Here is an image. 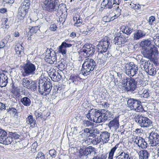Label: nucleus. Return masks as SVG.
Returning a JSON list of instances; mask_svg holds the SVG:
<instances>
[{"label": "nucleus", "mask_w": 159, "mask_h": 159, "mask_svg": "<svg viewBox=\"0 0 159 159\" xmlns=\"http://www.w3.org/2000/svg\"><path fill=\"white\" fill-rule=\"evenodd\" d=\"M152 41L150 39L143 40L140 43V46L145 48L142 51V53L144 57L151 59L152 55L157 54L158 51L157 48L154 45L151 44Z\"/></svg>", "instance_id": "obj_1"}, {"label": "nucleus", "mask_w": 159, "mask_h": 159, "mask_svg": "<svg viewBox=\"0 0 159 159\" xmlns=\"http://www.w3.org/2000/svg\"><path fill=\"white\" fill-rule=\"evenodd\" d=\"M52 84L48 81L46 77L41 75L39 80L38 91L41 95L46 96L50 93L52 87Z\"/></svg>", "instance_id": "obj_2"}, {"label": "nucleus", "mask_w": 159, "mask_h": 159, "mask_svg": "<svg viewBox=\"0 0 159 159\" xmlns=\"http://www.w3.org/2000/svg\"><path fill=\"white\" fill-rule=\"evenodd\" d=\"M96 66V63L93 59H86L82 65V73L84 76H87L95 70Z\"/></svg>", "instance_id": "obj_3"}, {"label": "nucleus", "mask_w": 159, "mask_h": 159, "mask_svg": "<svg viewBox=\"0 0 159 159\" xmlns=\"http://www.w3.org/2000/svg\"><path fill=\"white\" fill-rule=\"evenodd\" d=\"M126 84L125 86V89L126 91H130L133 92L136 89L137 85H141L143 80L140 78H127L126 79Z\"/></svg>", "instance_id": "obj_4"}, {"label": "nucleus", "mask_w": 159, "mask_h": 159, "mask_svg": "<svg viewBox=\"0 0 159 159\" xmlns=\"http://www.w3.org/2000/svg\"><path fill=\"white\" fill-rule=\"evenodd\" d=\"M41 5L43 9L48 12L56 10L59 6L58 0H43Z\"/></svg>", "instance_id": "obj_5"}, {"label": "nucleus", "mask_w": 159, "mask_h": 159, "mask_svg": "<svg viewBox=\"0 0 159 159\" xmlns=\"http://www.w3.org/2000/svg\"><path fill=\"white\" fill-rule=\"evenodd\" d=\"M124 72L127 75L133 77L138 72V67L133 62L125 65L123 67Z\"/></svg>", "instance_id": "obj_6"}, {"label": "nucleus", "mask_w": 159, "mask_h": 159, "mask_svg": "<svg viewBox=\"0 0 159 159\" xmlns=\"http://www.w3.org/2000/svg\"><path fill=\"white\" fill-rule=\"evenodd\" d=\"M36 68V66L35 63H32L28 61L24 66V71L23 73V75L25 76L34 75Z\"/></svg>", "instance_id": "obj_7"}, {"label": "nucleus", "mask_w": 159, "mask_h": 159, "mask_svg": "<svg viewBox=\"0 0 159 159\" xmlns=\"http://www.w3.org/2000/svg\"><path fill=\"white\" fill-rule=\"evenodd\" d=\"M135 120L141 127L148 128L152 126V121L141 114H139Z\"/></svg>", "instance_id": "obj_8"}, {"label": "nucleus", "mask_w": 159, "mask_h": 159, "mask_svg": "<svg viewBox=\"0 0 159 159\" xmlns=\"http://www.w3.org/2000/svg\"><path fill=\"white\" fill-rule=\"evenodd\" d=\"M127 104L131 110H134L137 112H143L144 111L141 102L135 99H130L127 101Z\"/></svg>", "instance_id": "obj_9"}, {"label": "nucleus", "mask_w": 159, "mask_h": 159, "mask_svg": "<svg viewBox=\"0 0 159 159\" xmlns=\"http://www.w3.org/2000/svg\"><path fill=\"white\" fill-rule=\"evenodd\" d=\"M45 61L50 64H57V55L55 52L52 48L47 49L44 57Z\"/></svg>", "instance_id": "obj_10"}, {"label": "nucleus", "mask_w": 159, "mask_h": 159, "mask_svg": "<svg viewBox=\"0 0 159 159\" xmlns=\"http://www.w3.org/2000/svg\"><path fill=\"white\" fill-rule=\"evenodd\" d=\"M110 41L107 36L102 39L97 46V51L101 53L106 52L110 43Z\"/></svg>", "instance_id": "obj_11"}, {"label": "nucleus", "mask_w": 159, "mask_h": 159, "mask_svg": "<svg viewBox=\"0 0 159 159\" xmlns=\"http://www.w3.org/2000/svg\"><path fill=\"white\" fill-rule=\"evenodd\" d=\"M95 52V50L92 45L88 44H85L79 51V53L85 57L92 55Z\"/></svg>", "instance_id": "obj_12"}, {"label": "nucleus", "mask_w": 159, "mask_h": 159, "mask_svg": "<svg viewBox=\"0 0 159 159\" xmlns=\"http://www.w3.org/2000/svg\"><path fill=\"white\" fill-rule=\"evenodd\" d=\"M148 138V142L151 146L156 147L159 146V135L157 133L152 132Z\"/></svg>", "instance_id": "obj_13"}, {"label": "nucleus", "mask_w": 159, "mask_h": 159, "mask_svg": "<svg viewBox=\"0 0 159 159\" xmlns=\"http://www.w3.org/2000/svg\"><path fill=\"white\" fill-rule=\"evenodd\" d=\"M133 141L138 147L142 149H146L148 146V144L144 139L138 136H134L133 138Z\"/></svg>", "instance_id": "obj_14"}, {"label": "nucleus", "mask_w": 159, "mask_h": 159, "mask_svg": "<svg viewBox=\"0 0 159 159\" xmlns=\"http://www.w3.org/2000/svg\"><path fill=\"white\" fill-rule=\"evenodd\" d=\"M121 0H103L101 4L102 8L111 9L115 4L118 5Z\"/></svg>", "instance_id": "obj_15"}, {"label": "nucleus", "mask_w": 159, "mask_h": 159, "mask_svg": "<svg viewBox=\"0 0 159 159\" xmlns=\"http://www.w3.org/2000/svg\"><path fill=\"white\" fill-rule=\"evenodd\" d=\"M115 44L118 45L119 47L121 46L122 44H124L127 40L126 38L123 37L120 33L115 34Z\"/></svg>", "instance_id": "obj_16"}, {"label": "nucleus", "mask_w": 159, "mask_h": 159, "mask_svg": "<svg viewBox=\"0 0 159 159\" xmlns=\"http://www.w3.org/2000/svg\"><path fill=\"white\" fill-rule=\"evenodd\" d=\"M108 128L111 130L116 131L119 127L120 124L119 117L116 116L107 124Z\"/></svg>", "instance_id": "obj_17"}, {"label": "nucleus", "mask_w": 159, "mask_h": 159, "mask_svg": "<svg viewBox=\"0 0 159 159\" xmlns=\"http://www.w3.org/2000/svg\"><path fill=\"white\" fill-rule=\"evenodd\" d=\"M72 45L71 44H68L66 42H63L61 45L57 49V53H61L63 56L65 55L67 52V48L71 47Z\"/></svg>", "instance_id": "obj_18"}, {"label": "nucleus", "mask_w": 159, "mask_h": 159, "mask_svg": "<svg viewBox=\"0 0 159 159\" xmlns=\"http://www.w3.org/2000/svg\"><path fill=\"white\" fill-rule=\"evenodd\" d=\"M100 110L92 109L89 111L86 116L87 118L89 120H94V118L98 116Z\"/></svg>", "instance_id": "obj_19"}, {"label": "nucleus", "mask_w": 159, "mask_h": 159, "mask_svg": "<svg viewBox=\"0 0 159 159\" xmlns=\"http://www.w3.org/2000/svg\"><path fill=\"white\" fill-rule=\"evenodd\" d=\"M49 74L52 80L54 82H58L61 79V76L54 69L49 72Z\"/></svg>", "instance_id": "obj_20"}, {"label": "nucleus", "mask_w": 159, "mask_h": 159, "mask_svg": "<svg viewBox=\"0 0 159 159\" xmlns=\"http://www.w3.org/2000/svg\"><path fill=\"white\" fill-rule=\"evenodd\" d=\"M146 33L141 30H138L135 31L133 34V38L134 40H138L143 38L145 35Z\"/></svg>", "instance_id": "obj_21"}, {"label": "nucleus", "mask_w": 159, "mask_h": 159, "mask_svg": "<svg viewBox=\"0 0 159 159\" xmlns=\"http://www.w3.org/2000/svg\"><path fill=\"white\" fill-rule=\"evenodd\" d=\"M110 133L106 131H104L101 133L100 134V138L101 140L102 143L104 144L107 143L109 140Z\"/></svg>", "instance_id": "obj_22"}, {"label": "nucleus", "mask_w": 159, "mask_h": 159, "mask_svg": "<svg viewBox=\"0 0 159 159\" xmlns=\"http://www.w3.org/2000/svg\"><path fill=\"white\" fill-rule=\"evenodd\" d=\"M100 110L101 112V114H102V116L105 120V121L107 120H110L113 118L114 116L110 111L108 110L106 111L104 109Z\"/></svg>", "instance_id": "obj_23"}, {"label": "nucleus", "mask_w": 159, "mask_h": 159, "mask_svg": "<svg viewBox=\"0 0 159 159\" xmlns=\"http://www.w3.org/2000/svg\"><path fill=\"white\" fill-rule=\"evenodd\" d=\"M26 123L30 125V127L32 128H34L37 125L35 119L31 115H29L26 118Z\"/></svg>", "instance_id": "obj_24"}, {"label": "nucleus", "mask_w": 159, "mask_h": 159, "mask_svg": "<svg viewBox=\"0 0 159 159\" xmlns=\"http://www.w3.org/2000/svg\"><path fill=\"white\" fill-rule=\"evenodd\" d=\"M8 78L7 76L4 73L0 74V87H5L8 83Z\"/></svg>", "instance_id": "obj_25"}, {"label": "nucleus", "mask_w": 159, "mask_h": 159, "mask_svg": "<svg viewBox=\"0 0 159 159\" xmlns=\"http://www.w3.org/2000/svg\"><path fill=\"white\" fill-rule=\"evenodd\" d=\"M116 159H131V156L127 152L121 151L119 153Z\"/></svg>", "instance_id": "obj_26"}, {"label": "nucleus", "mask_w": 159, "mask_h": 159, "mask_svg": "<svg viewBox=\"0 0 159 159\" xmlns=\"http://www.w3.org/2000/svg\"><path fill=\"white\" fill-rule=\"evenodd\" d=\"M138 155L139 159H148L149 157V152L145 150H140Z\"/></svg>", "instance_id": "obj_27"}, {"label": "nucleus", "mask_w": 159, "mask_h": 159, "mask_svg": "<svg viewBox=\"0 0 159 159\" xmlns=\"http://www.w3.org/2000/svg\"><path fill=\"white\" fill-rule=\"evenodd\" d=\"M87 148H84L83 147L79 150V156L82 159H87L88 154Z\"/></svg>", "instance_id": "obj_28"}, {"label": "nucleus", "mask_w": 159, "mask_h": 159, "mask_svg": "<svg viewBox=\"0 0 159 159\" xmlns=\"http://www.w3.org/2000/svg\"><path fill=\"white\" fill-rule=\"evenodd\" d=\"M30 2L29 0H25L19 8L27 12L30 8Z\"/></svg>", "instance_id": "obj_29"}, {"label": "nucleus", "mask_w": 159, "mask_h": 159, "mask_svg": "<svg viewBox=\"0 0 159 159\" xmlns=\"http://www.w3.org/2000/svg\"><path fill=\"white\" fill-rule=\"evenodd\" d=\"M16 53L19 57H21L24 54L23 48L21 44H18L15 48Z\"/></svg>", "instance_id": "obj_30"}, {"label": "nucleus", "mask_w": 159, "mask_h": 159, "mask_svg": "<svg viewBox=\"0 0 159 159\" xmlns=\"http://www.w3.org/2000/svg\"><path fill=\"white\" fill-rule=\"evenodd\" d=\"M90 128H86L84 130V134L86 135V136H93L96 135V133L97 132V129H90Z\"/></svg>", "instance_id": "obj_31"}, {"label": "nucleus", "mask_w": 159, "mask_h": 159, "mask_svg": "<svg viewBox=\"0 0 159 159\" xmlns=\"http://www.w3.org/2000/svg\"><path fill=\"white\" fill-rule=\"evenodd\" d=\"M120 30L123 33L127 35L130 34L132 32L133 29L128 26H121Z\"/></svg>", "instance_id": "obj_32"}, {"label": "nucleus", "mask_w": 159, "mask_h": 159, "mask_svg": "<svg viewBox=\"0 0 159 159\" xmlns=\"http://www.w3.org/2000/svg\"><path fill=\"white\" fill-rule=\"evenodd\" d=\"M22 103L25 106H29L31 103V101L30 98L27 97H24L21 100Z\"/></svg>", "instance_id": "obj_33"}, {"label": "nucleus", "mask_w": 159, "mask_h": 159, "mask_svg": "<svg viewBox=\"0 0 159 159\" xmlns=\"http://www.w3.org/2000/svg\"><path fill=\"white\" fill-rule=\"evenodd\" d=\"M99 113L98 116L94 118L93 121L96 123H100L102 122H105V120L102 116V115L101 112V111H99Z\"/></svg>", "instance_id": "obj_34"}, {"label": "nucleus", "mask_w": 159, "mask_h": 159, "mask_svg": "<svg viewBox=\"0 0 159 159\" xmlns=\"http://www.w3.org/2000/svg\"><path fill=\"white\" fill-rule=\"evenodd\" d=\"M1 141L0 142L1 143L4 144L8 145L10 144L12 141V139L11 136L8 134V136L6 138L5 137L4 139H1Z\"/></svg>", "instance_id": "obj_35"}, {"label": "nucleus", "mask_w": 159, "mask_h": 159, "mask_svg": "<svg viewBox=\"0 0 159 159\" xmlns=\"http://www.w3.org/2000/svg\"><path fill=\"white\" fill-rule=\"evenodd\" d=\"M146 71L148 72L149 75L152 76L155 75L156 73V69L152 64L150 66Z\"/></svg>", "instance_id": "obj_36"}, {"label": "nucleus", "mask_w": 159, "mask_h": 159, "mask_svg": "<svg viewBox=\"0 0 159 159\" xmlns=\"http://www.w3.org/2000/svg\"><path fill=\"white\" fill-rule=\"evenodd\" d=\"M73 20L74 21H76V22L74 23L75 26L78 27L80 26L82 24V18H81L80 16H74L73 18Z\"/></svg>", "instance_id": "obj_37"}, {"label": "nucleus", "mask_w": 159, "mask_h": 159, "mask_svg": "<svg viewBox=\"0 0 159 159\" xmlns=\"http://www.w3.org/2000/svg\"><path fill=\"white\" fill-rule=\"evenodd\" d=\"M27 12L19 8V13L17 16V18L20 20L24 19Z\"/></svg>", "instance_id": "obj_38"}, {"label": "nucleus", "mask_w": 159, "mask_h": 159, "mask_svg": "<svg viewBox=\"0 0 159 159\" xmlns=\"http://www.w3.org/2000/svg\"><path fill=\"white\" fill-rule=\"evenodd\" d=\"M82 124L86 127H89V128H93L94 126V124L88 120H83Z\"/></svg>", "instance_id": "obj_39"}, {"label": "nucleus", "mask_w": 159, "mask_h": 159, "mask_svg": "<svg viewBox=\"0 0 159 159\" xmlns=\"http://www.w3.org/2000/svg\"><path fill=\"white\" fill-rule=\"evenodd\" d=\"M88 151V154L89 155H92L93 156H94L96 153V149L93 147L89 146L87 147Z\"/></svg>", "instance_id": "obj_40"}, {"label": "nucleus", "mask_w": 159, "mask_h": 159, "mask_svg": "<svg viewBox=\"0 0 159 159\" xmlns=\"http://www.w3.org/2000/svg\"><path fill=\"white\" fill-rule=\"evenodd\" d=\"M129 6L131 8L134 9H139L141 8L140 5L139 4L137 3L134 0L130 2Z\"/></svg>", "instance_id": "obj_41"}, {"label": "nucleus", "mask_w": 159, "mask_h": 159, "mask_svg": "<svg viewBox=\"0 0 159 159\" xmlns=\"http://www.w3.org/2000/svg\"><path fill=\"white\" fill-rule=\"evenodd\" d=\"M30 83V84L29 85L30 87V88H28V89H30L34 91L36 90L37 87V82L35 81L31 80Z\"/></svg>", "instance_id": "obj_42"}, {"label": "nucleus", "mask_w": 159, "mask_h": 159, "mask_svg": "<svg viewBox=\"0 0 159 159\" xmlns=\"http://www.w3.org/2000/svg\"><path fill=\"white\" fill-rule=\"evenodd\" d=\"M31 80H30L27 78L23 79L22 80V84L23 86L28 89L30 88V84Z\"/></svg>", "instance_id": "obj_43"}, {"label": "nucleus", "mask_w": 159, "mask_h": 159, "mask_svg": "<svg viewBox=\"0 0 159 159\" xmlns=\"http://www.w3.org/2000/svg\"><path fill=\"white\" fill-rule=\"evenodd\" d=\"M91 142L93 145H96L98 143H102L100 137L99 138L98 137L94 138L93 139H91Z\"/></svg>", "instance_id": "obj_44"}, {"label": "nucleus", "mask_w": 159, "mask_h": 159, "mask_svg": "<svg viewBox=\"0 0 159 159\" xmlns=\"http://www.w3.org/2000/svg\"><path fill=\"white\" fill-rule=\"evenodd\" d=\"M7 135V133L3 129H0V142L1 141V139H4L6 137Z\"/></svg>", "instance_id": "obj_45"}, {"label": "nucleus", "mask_w": 159, "mask_h": 159, "mask_svg": "<svg viewBox=\"0 0 159 159\" xmlns=\"http://www.w3.org/2000/svg\"><path fill=\"white\" fill-rule=\"evenodd\" d=\"M40 25H37V26H35L32 27L30 30V31L32 33V34H35L36 33L37 31L39 29V26Z\"/></svg>", "instance_id": "obj_46"}, {"label": "nucleus", "mask_w": 159, "mask_h": 159, "mask_svg": "<svg viewBox=\"0 0 159 159\" xmlns=\"http://www.w3.org/2000/svg\"><path fill=\"white\" fill-rule=\"evenodd\" d=\"M9 134L10 136H11L12 139L13 138L14 139H18L20 137V135L18 134L15 132H9Z\"/></svg>", "instance_id": "obj_47"}, {"label": "nucleus", "mask_w": 159, "mask_h": 159, "mask_svg": "<svg viewBox=\"0 0 159 159\" xmlns=\"http://www.w3.org/2000/svg\"><path fill=\"white\" fill-rule=\"evenodd\" d=\"M142 65H143L144 69L145 71L148 69V68L149 66H150V65H152V64H151L150 63L148 64L147 61H146L144 60L143 61H142Z\"/></svg>", "instance_id": "obj_48"}, {"label": "nucleus", "mask_w": 159, "mask_h": 159, "mask_svg": "<svg viewBox=\"0 0 159 159\" xmlns=\"http://www.w3.org/2000/svg\"><path fill=\"white\" fill-rule=\"evenodd\" d=\"M59 64L58 65V67L61 70H63L65 69V63L64 61L62 62L60 61L58 62Z\"/></svg>", "instance_id": "obj_49"}, {"label": "nucleus", "mask_w": 159, "mask_h": 159, "mask_svg": "<svg viewBox=\"0 0 159 159\" xmlns=\"http://www.w3.org/2000/svg\"><path fill=\"white\" fill-rule=\"evenodd\" d=\"M119 146V144H116L115 147L113 148L110 150L109 152V154L114 156V153L115 152L117 148H118Z\"/></svg>", "instance_id": "obj_50"}, {"label": "nucleus", "mask_w": 159, "mask_h": 159, "mask_svg": "<svg viewBox=\"0 0 159 159\" xmlns=\"http://www.w3.org/2000/svg\"><path fill=\"white\" fill-rule=\"evenodd\" d=\"M49 153L52 158L55 157L57 156V152L55 149H51L49 151Z\"/></svg>", "instance_id": "obj_51"}, {"label": "nucleus", "mask_w": 159, "mask_h": 159, "mask_svg": "<svg viewBox=\"0 0 159 159\" xmlns=\"http://www.w3.org/2000/svg\"><path fill=\"white\" fill-rule=\"evenodd\" d=\"M36 159H45V155L41 152H39L36 156Z\"/></svg>", "instance_id": "obj_52"}, {"label": "nucleus", "mask_w": 159, "mask_h": 159, "mask_svg": "<svg viewBox=\"0 0 159 159\" xmlns=\"http://www.w3.org/2000/svg\"><path fill=\"white\" fill-rule=\"evenodd\" d=\"M8 112L11 113L12 112L13 115H14V116H17L18 114L17 110L13 107L9 108V110L8 111Z\"/></svg>", "instance_id": "obj_53"}, {"label": "nucleus", "mask_w": 159, "mask_h": 159, "mask_svg": "<svg viewBox=\"0 0 159 159\" xmlns=\"http://www.w3.org/2000/svg\"><path fill=\"white\" fill-rule=\"evenodd\" d=\"M121 10L119 8V7H118L116 10L115 11V16L116 18H117L119 17L121 14Z\"/></svg>", "instance_id": "obj_54"}, {"label": "nucleus", "mask_w": 159, "mask_h": 159, "mask_svg": "<svg viewBox=\"0 0 159 159\" xmlns=\"http://www.w3.org/2000/svg\"><path fill=\"white\" fill-rule=\"evenodd\" d=\"M34 114L36 117V119H37L39 117L41 118H43L42 113L41 112H39V111H35Z\"/></svg>", "instance_id": "obj_55"}, {"label": "nucleus", "mask_w": 159, "mask_h": 159, "mask_svg": "<svg viewBox=\"0 0 159 159\" xmlns=\"http://www.w3.org/2000/svg\"><path fill=\"white\" fill-rule=\"evenodd\" d=\"M143 97L144 98H147L149 97V90L145 89L143 92Z\"/></svg>", "instance_id": "obj_56"}, {"label": "nucleus", "mask_w": 159, "mask_h": 159, "mask_svg": "<svg viewBox=\"0 0 159 159\" xmlns=\"http://www.w3.org/2000/svg\"><path fill=\"white\" fill-rule=\"evenodd\" d=\"M155 18L154 16H151L149 17L148 22L150 25H152L153 23L155 21Z\"/></svg>", "instance_id": "obj_57"}, {"label": "nucleus", "mask_w": 159, "mask_h": 159, "mask_svg": "<svg viewBox=\"0 0 159 159\" xmlns=\"http://www.w3.org/2000/svg\"><path fill=\"white\" fill-rule=\"evenodd\" d=\"M11 88L12 89H11V92L14 94L16 93L18 91H17V89L16 88H15L14 84H12L11 85Z\"/></svg>", "instance_id": "obj_58"}, {"label": "nucleus", "mask_w": 159, "mask_h": 159, "mask_svg": "<svg viewBox=\"0 0 159 159\" xmlns=\"http://www.w3.org/2000/svg\"><path fill=\"white\" fill-rule=\"evenodd\" d=\"M57 29V27L55 24H52L51 25L49 29L51 31H55Z\"/></svg>", "instance_id": "obj_59"}, {"label": "nucleus", "mask_w": 159, "mask_h": 159, "mask_svg": "<svg viewBox=\"0 0 159 159\" xmlns=\"http://www.w3.org/2000/svg\"><path fill=\"white\" fill-rule=\"evenodd\" d=\"M153 39V41L155 44H157V43H156V42L157 41V43H159L158 44H159V35L158 36H154Z\"/></svg>", "instance_id": "obj_60"}, {"label": "nucleus", "mask_w": 159, "mask_h": 159, "mask_svg": "<svg viewBox=\"0 0 159 159\" xmlns=\"http://www.w3.org/2000/svg\"><path fill=\"white\" fill-rule=\"evenodd\" d=\"M4 1L6 3L11 4L14 2V0H4Z\"/></svg>", "instance_id": "obj_61"}, {"label": "nucleus", "mask_w": 159, "mask_h": 159, "mask_svg": "<svg viewBox=\"0 0 159 159\" xmlns=\"http://www.w3.org/2000/svg\"><path fill=\"white\" fill-rule=\"evenodd\" d=\"M5 45V43L3 40H2L0 42V48H4Z\"/></svg>", "instance_id": "obj_62"}, {"label": "nucleus", "mask_w": 159, "mask_h": 159, "mask_svg": "<svg viewBox=\"0 0 159 159\" xmlns=\"http://www.w3.org/2000/svg\"><path fill=\"white\" fill-rule=\"evenodd\" d=\"M5 108V105L0 102V110H2Z\"/></svg>", "instance_id": "obj_63"}, {"label": "nucleus", "mask_w": 159, "mask_h": 159, "mask_svg": "<svg viewBox=\"0 0 159 159\" xmlns=\"http://www.w3.org/2000/svg\"><path fill=\"white\" fill-rule=\"evenodd\" d=\"M7 10L5 8H2L0 9V12L2 13H4L7 12Z\"/></svg>", "instance_id": "obj_64"}]
</instances>
